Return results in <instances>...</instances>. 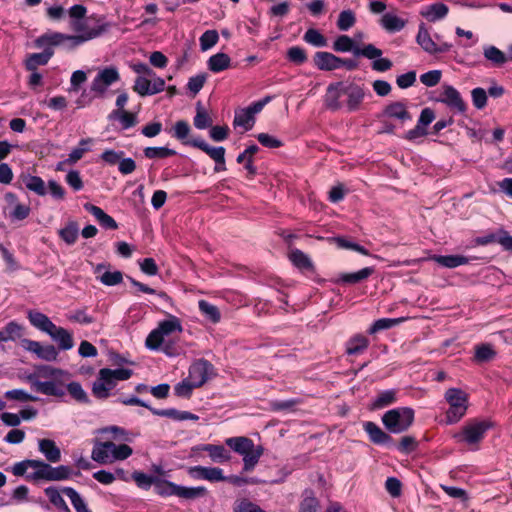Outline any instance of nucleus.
<instances>
[{"label":"nucleus","instance_id":"f257e3e1","mask_svg":"<svg viewBox=\"0 0 512 512\" xmlns=\"http://www.w3.org/2000/svg\"><path fill=\"white\" fill-rule=\"evenodd\" d=\"M69 372L55 368L50 365H40L26 376V381L31 388L46 396L62 397L65 395L66 387L68 393L78 402H87V393L79 382L69 381Z\"/></svg>","mask_w":512,"mask_h":512},{"label":"nucleus","instance_id":"f03ea898","mask_svg":"<svg viewBox=\"0 0 512 512\" xmlns=\"http://www.w3.org/2000/svg\"><path fill=\"white\" fill-rule=\"evenodd\" d=\"M182 331L183 327L180 319L174 315H169L166 319L160 321L158 326L148 334L145 345L149 350H161L167 356H177L182 350L176 344L175 338Z\"/></svg>","mask_w":512,"mask_h":512},{"label":"nucleus","instance_id":"7ed1b4c3","mask_svg":"<svg viewBox=\"0 0 512 512\" xmlns=\"http://www.w3.org/2000/svg\"><path fill=\"white\" fill-rule=\"evenodd\" d=\"M105 30L106 27L104 25H99L96 26L94 30L87 31L84 34L69 35L61 32H48L39 36L35 40V46H60L63 49L70 51L86 43L87 41L99 37Z\"/></svg>","mask_w":512,"mask_h":512},{"label":"nucleus","instance_id":"20e7f679","mask_svg":"<svg viewBox=\"0 0 512 512\" xmlns=\"http://www.w3.org/2000/svg\"><path fill=\"white\" fill-rule=\"evenodd\" d=\"M225 444L235 453L242 456L243 470L245 472L252 471L263 455V448L256 446L250 438L245 436L227 438Z\"/></svg>","mask_w":512,"mask_h":512},{"label":"nucleus","instance_id":"39448f33","mask_svg":"<svg viewBox=\"0 0 512 512\" xmlns=\"http://www.w3.org/2000/svg\"><path fill=\"white\" fill-rule=\"evenodd\" d=\"M131 375L132 370L128 368L100 369L93 383L92 392L97 398H107L119 381L127 380Z\"/></svg>","mask_w":512,"mask_h":512},{"label":"nucleus","instance_id":"423d86ee","mask_svg":"<svg viewBox=\"0 0 512 512\" xmlns=\"http://www.w3.org/2000/svg\"><path fill=\"white\" fill-rule=\"evenodd\" d=\"M133 453L126 444L116 445L112 441L97 442L91 452V458L99 464H111L129 458Z\"/></svg>","mask_w":512,"mask_h":512},{"label":"nucleus","instance_id":"0eeeda50","mask_svg":"<svg viewBox=\"0 0 512 512\" xmlns=\"http://www.w3.org/2000/svg\"><path fill=\"white\" fill-rule=\"evenodd\" d=\"M414 421V410L409 407H398L385 412L382 422L385 428L391 433H402L406 431Z\"/></svg>","mask_w":512,"mask_h":512},{"label":"nucleus","instance_id":"6e6552de","mask_svg":"<svg viewBox=\"0 0 512 512\" xmlns=\"http://www.w3.org/2000/svg\"><path fill=\"white\" fill-rule=\"evenodd\" d=\"M445 400L449 404L446 412V421L449 424L458 422L466 413L468 395L457 388H450L445 393Z\"/></svg>","mask_w":512,"mask_h":512},{"label":"nucleus","instance_id":"1a4fd4ad","mask_svg":"<svg viewBox=\"0 0 512 512\" xmlns=\"http://www.w3.org/2000/svg\"><path fill=\"white\" fill-rule=\"evenodd\" d=\"M120 81V74L115 66H107L100 69L91 83V91L96 97L107 96L108 89Z\"/></svg>","mask_w":512,"mask_h":512},{"label":"nucleus","instance_id":"9d476101","mask_svg":"<svg viewBox=\"0 0 512 512\" xmlns=\"http://www.w3.org/2000/svg\"><path fill=\"white\" fill-rule=\"evenodd\" d=\"M490 428V423L485 420H474L467 423L459 432L455 435L458 442H463L466 445L473 448L477 446L484 438L485 433Z\"/></svg>","mask_w":512,"mask_h":512},{"label":"nucleus","instance_id":"9b49d317","mask_svg":"<svg viewBox=\"0 0 512 512\" xmlns=\"http://www.w3.org/2000/svg\"><path fill=\"white\" fill-rule=\"evenodd\" d=\"M165 80L154 72L153 76L136 77L133 90L140 96H150L164 91Z\"/></svg>","mask_w":512,"mask_h":512},{"label":"nucleus","instance_id":"f8f14e48","mask_svg":"<svg viewBox=\"0 0 512 512\" xmlns=\"http://www.w3.org/2000/svg\"><path fill=\"white\" fill-rule=\"evenodd\" d=\"M314 63L318 69L332 71L342 67L352 70L356 64L353 60L342 59L329 52H317L314 56Z\"/></svg>","mask_w":512,"mask_h":512},{"label":"nucleus","instance_id":"ddd939ff","mask_svg":"<svg viewBox=\"0 0 512 512\" xmlns=\"http://www.w3.org/2000/svg\"><path fill=\"white\" fill-rule=\"evenodd\" d=\"M213 375V366L204 359L195 361L189 368L188 378L194 386L201 387Z\"/></svg>","mask_w":512,"mask_h":512},{"label":"nucleus","instance_id":"4468645a","mask_svg":"<svg viewBox=\"0 0 512 512\" xmlns=\"http://www.w3.org/2000/svg\"><path fill=\"white\" fill-rule=\"evenodd\" d=\"M21 346L46 361H54L58 356V352L53 345H42L38 341L22 339Z\"/></svg>","mask_w":512,"mask_h":512},{"label":"nucleus","instance_id":"2eb2a0df","mask_svg":"<svg viewBox=\"0 0 512 512\" xmlns=\"http://www.w3.org/2000/svg\"><path fill=\"white\" fill-rule=\"evenodd\" d=\"M188 474L195 480H206L209 482L226 481V476L219 467L193 466L188 469Z\"/></svg>","mask_w":512,"mask_h":512},{"label":"nucleus","instance_id":"dca6fc26","mask_svg":"<svg viewBox=\"0 0 512 512\" xmlns=\"http://www.w3.org/2000/svg\"><path fill=\"white\" fill-rule=\"evenodd\" d=\"M194 454L207 452L209 458L214 463H226L231 459L230 452L222 445L199 444L192 448Z\"/></svg>","mask_w":512,"mask_h":512},{"label":"nucleus","instance_id":"f3484780","mask_svg":"<svg viewBox=\"0 0 512 512\" xmlns=\"http://www.w3.org/2000/svg\"><path fill=\"white\" fill-rule=\"evenodd\" d=\"M438 101L446 104L450 109L458 113H464L466 110V104L460 93L454 87L449 85L443 87Z\"/></svg>","mask_w":512,"mask_h":512},{"label":"nucleus","instance_id":"a211bd4d","mask_svg":"<svg viewBox=\"0 0 512 512\" xmlns=\"http://www.w3.org/2000/svg\"><path fill=\"white\" fill-rule=\"evenodd\" d=\"M344 94L347 98V110L356 111L364 99L365 91L364 88L358 84L344 82Z\"/></svg>","mask_w":512,"mask_h":512},{"label":"nucleus","instance_id":"6ab92c4d","mask_svg":"<svg viewBox=\"0 0 512 512\" xmlns=\"http://www.w3.org/2000/svg\"><path fill=\"white\" fill-rule=\"evenodd\" d=\"M342 96H345L344 82L330 84L327 88L324 100L326 107L333 111L341 109L344 106L340 100Z\"/></svg>","mask_w":512,"mask_h":512},{"label":"nucleus","instance_id":"aec40b11","mask_svg":"<svg viewBox=\"0 0 512 512\" xmlns=\"http://www.w3.org/2000/svg\"><path fill=\"white\" fill-rule=\"evenodd\" d=\"M43 52L32 53L25 60V67L28 71L37 70L38 66L46 65L54 54L52 46L41 47Z\"/></svg>","mask_w":512,"mask_h":512},{"label":"nucleus","instance_id":"412c9836","mask_svg":"<svg viewBox=\"0 0 512 512\" xmlns=\"http://www.w3.org/2000/svg\"><path fill=\"white\" fill-rule=\"evenodd\" d=\"M48 335L57 343L60 350L66 351L74 347L72 333L63 327L55 325Z\"/></svg>","mask_w":512,"mask_h":512},{"label":"nucleus","instance_id":"4be33fe9","mask_svg":"<svg viewBox=\"0 0 512 512\" xmlns=\"http://www.w3.org/2000/svg\"><path fill=\"white\" fill-rule=\"evenodd\" d=\"M363 428L373 443L378 445H389L392 443V438L374 422H364Z\"/></svg>","mask_w":512,"mask_h":512},{"label":"nucleus","instance_id":"5701e85b","mask_svg":"<svg viewBox=\"0 0 512 512\" xmlns=\"http://www.w3.org/2000/svg\"><path fill=\"white\" fill-rule=\"evenodd\" d=\"M448 7L443 3H433L421 8L420 14L430 22L444 19L448 14Z\"/></svg>","mask_w":512,"mask_h":512},{"label":"nucleus","instance_id":"b1692460","mask_svg":"<svg viewBox=\"0 0 512 512\" xmlns=\"http://www.w3.org/2000/svg\"><path fill=\"white\" fill-rule=\"evenodd\" d=\"M431 260L446 268H456L461 265L470 263L471 260H476V257H466L462 255H433Z\"/></svg>","mask_w":512,"mask_h":512},{"label":"nucleus","instance_id":"393cba45","mask_svg":"<svg viewBox=\"0 0 512 512\" xmlns=\"http://www.w3.org/2000/svg\"><path fill=\"white\" fill-rule=\"evenodd\" d=\"M93 144V138L81 139L78 145L71 150V152L68 154V157L63 161V163H67V165L76 164L79 160L83 158V156L87 152L91 150Z\"/></svg>","mask_w":512,"mask_h":512},{"label":"nucleus","instance_id":"a878e982","mask_svg":"<svg viewBox=\"0 0 512 512\" xmlns=\"http://www.w3.org/2000/svg\"><path fill=\"white\" fill-rule=\"evenodd\" d=\"M5 199L9 203V205L12 207L9 214L13 220H24L29 216L30 211H31L29 205L19 203L17 201V197L15 194H13L11 192L6 193Z\"/></svg>","mask_w":512,"mask_h":512},{"label":"nucleus","instance_id":"bb28decb","mask_svg":"<svg viewBox=\"0 0 512 512\" xmlns=\"http://www.w3.org/2000/svg\"><path fill=\"white\" fill-rule=\"evenodd\" d=\"M406 23L407 20L400 17L395 12L384 13L380 19L381 26L390 33L401 31Z\"/></svg>","mask_w":512,"mask_h":512},{"label":"nucleus","instance_id":"cd10ccee","mask_svg":"<svg viewBox=\"0 0 512 512\" xmlns=\"http://www.w3.org/2000/svg\"><path fill=\"white\" fill-rule=\"evenodd\" d=\"M28 319L32 326L47 334H49L55 326L45 314L36 310H30L28 312Z\"/></svg>","mask_w":512,"mask_h":512},{"label":"nucleus","instance_id":"c85d7f7f","mask_svg":"<svg viewBox=\"0 0 512 512\" xmlns=\"http://www.w3.org/2000/svg\"><path fill=\"white\" fill-rule=\"evenodd\" d=\"M84 208L86 211L91 213L99 222V224L104 228L117 229L118 225L116 221L107 213H105L100 207L87 203L84 205Z\"/></svg>","mask_w":512,"mask_h":512},{"label":"nucleus","instance_id":"c756f323","mask_svg":"<svg viewBox=\"0 0 512 512\" xmlns=\"http://www.w3.org/2000/svg\"><path fill=\"white\" fill-rule=\"evenodd\" d=\"M384 114L389 118L400 120L402 123L412 120V115L408 112L404 102H394L389 104L385 108Z\"/></svg>","mask_w":512,"mask_h":512},{"label":"nucleus","instance_id":"7c9ffc66","mask_svg":"<svg viewBox=\"0 0 512 512\" xmlns=\"http://www.w3.org/2000/svg\"><path fill=\"white\" fill-rule=\"evenodd\" d=\"M38 447L49 462L56 463L60 461L61 451L53 440L41 439L38 441Z\"/></svg>","mask_w":512,"mask_h":512},{"label":"nucleus","instance_id":"2f4dec72","mask_svg":"<svg viewBox=\"0 0 512 512\" xmlns=\"http://www.w3.org/2000/svg\"><path fill=\"white\" fill-rule=\"evenodd\" d=\"M483 56L492 65L500 67L508 61L507 55L494 45L483 47Z\"/></svg>","mask_w":512,"mask_h":512},{"label":"nucleus","instance_id":"473e14b6","mask_svg":"<svg viewBox=\"0 0 512 512\" xmlns=\"http://www.w3.org/2000/svg\"><path fill=\"white\" fill-rule=\"evenodd\" d=\"M416 42L425 52L429 54H436V42L431 38L430 33L424 24L419 25Z\"/></svg>","mask_w":512,"mask_h":512},{"label":"nucleus","instance_id":"72a5a7b5","mask_svg":"<svg viewBox=\"0 0 512 512\" xmlns=\"http://www.w3.org/2000/svg\"><path fill=\"white\" fill-rule=\"evenodd\" d=\"M207 66L210 71L219 73L231 66V58L225 53H217L208 59Z\"/></svg>","mask_w":512,"mask_h":512},{"label":"nucleus","instance_id":"f704fd0d","mask_svg":"<svg viewBox=\"0 0 512 512\" xmlns=\"http://www.w3.org/2000/svg\"><path fill=\"white\" fill-rule=\"evenodd\" d=\"M62 492L70 499L76 512H92L85 499L74 488L64 487L62 488Z\"/></svg>","mask_w":512,"mask_h":512},{"label":"nucleus","instance_id":"c9c22d12","mask_svg":"<svg viewBox=\"0 0 512 512\" xmlns=\"http://www.w3.org/2000/svg\"><path fill=\"white\" fill-rule=\"evenodd\" d=\"M397 400V390L395 389H388L381 391L377 394V396L374 398L372 402V408L374 409H382L384 407H387L393 403H395Z\"/></svg>","mask_w":512,"mask_h":512},{"label":"nucleus","instance_id":"e433bc0d","mask_svg":"<svg viewBox=\"0 0 512 512\" xmlns=\"http://www.w3.org/2000/svg\"><path fill=\"white\" fill-rule=\"evenodd\" d=\"M31 472H29L26 477L30 480H46L48 479L49 472V464L40 461V460H32V464L30 466Z\"/></svg>","mask_w":512,"mask_h":512},{"label":"nucleus","instance_id":"4c0bfd02","mask_svg":"<svg viewBox=\"0 0 512 512\" xmlns=\"http://www.w3.org/2000/svg\"><path fill=\"white\" fill-rule=\"evenodd\" d=\"M22 326L11 321L0 330V342L16 341L22 336Z\"/></svg>","mask_w":512,"mask_h":512},{"label":"nucleus","instance_id":"58836bf2","mask_svg":"<svg viewBox=\"0 0 512 512\" xmlns=\"http://www.w3.org/2000/svg\"><path fill=\"white\" fill-rule=\"evenodd\" d=\"M369 345L368 339L363 335L352 337L346 344V352L349 355H359L363 353Z\"/></svg>","mask_w":512,"mask_h":512},{"label":"nucleus","instance_id":"ea45409f","mask_svg":"<svg viewBox=\"0 0 512 512\" xmlns=\"http://www.w3.org/2000/svg\"><path fill=\"white\" fill-rule=\"evenodd\" d=\"M26 188L39 196L47 194V186L44 180L39 176L27 175L23 178Z\"/></svg>","mask_w":512,"mask_h":512},{"label":"nucleus","instance_id":"a19ab883","mask_svg":"<svg viewBox=\"0 0 512 512\" xmlns=\"http://www.w3.org/2000/svg\"><path fill=\"white\" fill-rule=\"evenodd\" d=\"M289 259L294 266L301 270L310 271L313 270V264L307 254L301 250L294 249L289 253Z\"/></svg>","mask_w":512,"mask_h":512},{"label":"nucleus","instance_id":"79ce46f5","mask_svg":"<svg viewBox=\"0 0 512 512\" xmlns=\"http://www.w3.org/2000/svg\"><path fill=\"white\" fill-rule=\"evenodd\" d=\"M198 307L206 320L210 321L213 324L220 322L221 314L219 309L215 305L209 303L206 300H200L198 302Z\"/></svg>","mask_w":512,"mask_h":512},{"label":"nucleus","instance_id":"37998d69","mask_svg":"<svg viewBox=\"0 0 512 512\" xmlns=\"http://www.w3.org/2000/svg\"><path fill=\"white\" fill-rule=\"evenodd\" d=\"M406 317H399V318H380L371 325V327L368 329V332L370 334H375L382 330L390 329L400 323H403L406 321Z\"/></svg>","mask_w":512,"mask_h":512},{"label":"nucleus","instance_id":"c03bdc74","mask_svg":"<svg viewBox=\"0 0 512 512\" xmlns=\"http://www.w3.org/2000/svg\"><path fill=\"white\" fill-rule=\"evenodd\" d=\"M152 413L154 415L169 417V418L179 420V421L197 420L198 419V416H196L195 414H192L188 411H179L176 409H164V410L152 409Z\"/></svg>","mask_w":512,"mask_h":512},{"label":"nucleus","instance_id":"a18cd8bd","mask_svg":"<svg viewBox=\"0 0 512 512\" xmlns=\"http://www.w3.org/2000/svg\"><path fill=\"white\" fill-rule=\"evenodd\" d=\"M254 116L246 108L240 109L235 112L234 126L242 127L244 131H249L254 125Z\"/></svg>","mask_w":512,"mask_h":512},{"label":"nucleus","instance_id":"49530a36","mask_svg":"<svg viewBox=\"0 0 512 512\" xmlns=\"http://www.w3.org/2000/svg\"><path fill=\"white\" fill-rule=\"evenodd\" d=\"M79 235L78 224L74 221L68 222L62 229L59 230L60 238L68 245H73Z\"/></svg>","mask_w":512,"mask_h":512},{"label":"nucleus","instance_id":"de8ad7c7","mask_svg":"<svg viewBox=\"0 0 512 512\" xmlns=\"http://www.w3.org/2000/svg\"><path fill=\"white\" fill-rule=\"evenodd\" d=\"M495 356L496 351L490 344L482 343L475 347L474 360L477 363L489 362L493 360Z\"/></svg>","mask_w":512,"mask_h":512},{"label":"nucleus","instance_id":"09e8293b","mask_svg":"<svg viewBox=\"0 0 512 512\" xmlns=\"http://www.w3.org/2000/svg\"><path fill=\"white\" fill-rule=\"evenodd\" d=\"M177 488V484L168 480H164L161 477L157 478L156 484L154 486L156 494L163 497L176 496Z\"/></svg>","mask_w":512,"mask_h":512},{"label":"nucleus","instance_id":"8fccbe9b","mask_svg":"<svg viewBox=\"0 0 512 512\" xmlns=\"http://www.w3.org/2000/svg\"><path fill=\"white\" fill-rule=\"evenodd\" d=\"M206 493L207 489L203 486L185 487L178 485L176 496L183 499H195L205 496Z\"/></svg>","mask_w":512,"mask_h":512},{"label":"nucleus","instance_id":"3c124183","mask_svg":"<svg viewBox=\"0 0 512 512\" xmlns=\"http://www.w3.org/2000/svg\"><path fill=\"white\" fill-rule=\"evenodd\" d=\"M373 272L374 269L372 267H365L354 273L342 274L340 276V281L344 283H358L371 276Z\"/></svg>","mask_w":512,"mask_h":512},{"label":"nucleus","instance_id":"603ef678","mask_svg":"<svg viewBox=\"0 0 512 512\" xmlns=\"http://www.w3.org/2000/svg\"><path fill=\"white\" fill-rule=\"evenodd\" d=\"M45 495L48 497L49 501L60 510H68V506L65 500L62 497V490H58L55 487H47L45 490Z\"/></svg>","mask_w":512,"mask_h":512},{"label":"nucleus","instance_id":"864d4df0","mask_svg":"<svg viewBox=\"0 0 512 512\" xmlns=\"http://www.w3.org/2000/svg\"><path fill=\"white\" fill-rule=\"evenodd\" d=\"M110 118L117 119L123 129L131 128L136 124L135 115L125 110H114L110 114Z\"/></svg>","mask_w":512,"mask_h":512},{"label":"nucleus","instance_id":"5fc2aeb1","mask_svg":"<svg viewBox=\"0 0 512 512\" xmlns=\"http://www.w3.org/2000/svg\"><path fill=\"white\" fill-rule=\"evenodd\" d=\"M157 478L158 476L148 475L139 471H135L132 474V479L137 486L145 490L149 489L151 486H155Z\"/></svg>","mask_w":512,"mask_h":512},{"label":"nucleus","instance_id":"6e6d98bb","mask_svg":"<svg viewBox=\"0 0 512 512\" xmlns=\"http://www.w3.org/2000/svg\"><path fill=\"white\" fill-rule=\"evenodd\" d=\"M212 124V119L207 111L200 105H197L196 115L194 117V126L197 129H206Z\"/></svg>","mask_w":512,"mask_h":512},{"label":"nucleus","instance_id":"4d7b16f0","mask_svg":"<svg viewBox=\"0 0 512 512\" xmlns=\"http://www.w3.org/2000/svg\"><path fill=\"white\" fill-rule=\"evenodd\" d=\"M67 319L81 325H89L95 321V318L89 315L86 309H76L67 315Z\"/></svg>","mask_w":512,"mask_h":512},{"label":"nucleus","instance_id":"13d9d810","mask_svg":"<svg viewBox=\"0 0 512 512\" xmlns=\"http://www.w3.org/2000/svg\"><path fill=\"white\" fill-rule=\"evenodd\" d=\"M71 469L68 466L52 467L49 465L48 479L47 481H61L70 478Z\"/></svg>","mask_w":512,"mask_h":512},{"label":"nucleus","instance_id":"bf43d9fd","mask_svg":"<svg viewBox=\"0 0 512 512\" xmlns=\"http://www.w3.org/2000/svg\"><path fill=\"white\" fill-rule=\"evenodd\" d=\"M354 55L363 56L374 61L375 59L382 56V51L374 45L368 44L363 47H356L354 49Z\"/></svg>","mask_w":512,"mask_h":512},{"label":"nucleus","instance_id":"052dcab7","mask_svg":"<svg viewBox=\"0 0 512 512\" xmlns=\"http://www.w3.org/2000/svg\"><path fill=\"white\" fill-rule=\"evenodd\" d=\"M355 22V14L351 10H344L339 14L337 27L341 31H347L355 24Z\"/></svg>","mask_w":512,"mask_h":512},{"label":"nucleus","instance_id":"680f3d73","mask_svg":"<svg viewBox=\"0 0 512 512\" xmlns=\"http://www.w3.org/2000/svg\"><path fill=\"white\" fill-rule=\"evenodd\" d=\"M219 40L217 31L207 30L200 37V47L202 51L211 49Z\"/></svg>","mask_w":512,"mask_h":512},{"label":"nucleus","instance_id":"e2e57ef3","mask_svg":"<svg viewBox=\"0 0 512 512\" xmlns=\"http://www.w3.org/2000/svg\"><path fill=\"white\" fill-rule=\"evenodd\" d=\"M357 46L354 45V41L347 35L339 36L333 44V49L337 52H350L354 53V49Z\"/></svg>","mask_w":512,"mask_h":512},{"label":"nucleus","instance_id":"0e129e2a","mask_svg":"<svg viewBox=\"0 0 512 512\" xmlns=\"http://www.w3.org/2000/svg\"><path fill=\"white\" fill-rule=\"evenodd\" d=\"M304 40L315 47L326 46L325 37L316 29H308L304 34Z\"/></svg>","mask_w":512,"mask_h":512},{"label":"nucleus","instance_id":"69168bd1","mask_svg":"<svg viewBox=\"0 0 512 512\" xmlns=\"http://www.w3.org/2000/svg\"><path fill=\"white\" fill-rule=\"evenodd\" d=\"M5 397L19 402L36 401L37 397L27 393L22 389H12L5 392Z\"/></svg>","mask_w":512,"mask_h":512},{"label":"nucleus","instance_id":"338daca9","mask_svg":"<svg viewBox=\"0 0 512 512\" xmlns=\"http://www.w3.org/2000/svg\"><path fill=\"white\" fill-rule=\"evenodd\" d=\"M147 158H166L175 154V151L166 147H147L144 150Z\"/></svg>","mask_w":512,"mask_h":512},{"label":"nucleus","instance_id":"774afa93","mask_svg":"<svg viewBox=\"0 0 512 512\" xmlns=\"http://www.w3.org/2000/svg\"><path fill=\"white\" fill-rule=\"evenodd\" d=\"M234 512H265L263 509H261L257 504L242 499L240 501H237L234 507Z\"/></svg>","mask_w":512,"mask_h":512}]
</instances>
